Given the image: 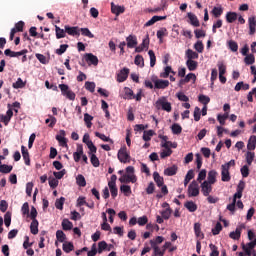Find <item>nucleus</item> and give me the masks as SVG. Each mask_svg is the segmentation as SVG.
Listing matches in <instances>:
<instances>
[{
	"label": "nucleus",
	"instance_id": "473e14b6",
	"mask_svg": "<svg viewBox=\"0 0 256 256\" xmlns=\"http://www.w3.org/2000/svg\"><path fill=\"white\" fill-rule=\"evenodd\" d=\"M198 101H199V103H202V105L204 107H207V105H209V103H211V98H209V96H207V95L200 94L198 96Z\"/></svg>",
	"mask_w": 256,
	"mask_h": 256
},
{
	"label": "nucleus",
	"instance_id": "7ed1b4c3",
	"mask_svg": "<svg viewBox=\"0 0 256 256\" xmlns=\"http://www.w3.org/2000/svg\"><path fill=\"white\" fill-rule=\"evenodd\" d=\"M59 89L61 91V94L66 97V99H69L70 101H75V92L69 89V85L67 84H59Z\"/></svg>",
	"mask_w": 256,
	"mask_h": 256
},
{
	"label": "nucleus",
	"instance_id": "c756f323",
	"mask_svg": "<svg viewBox=\"0 0 256 256\" xmlns=\"http://www.w3.org/2000/svg\"><path fill=\"white\" fill-rule=\"evenodd\" d=\"M30 233L32 235H37L39 233V221L38 220H32L30 224Z\"/></svg>",
	"mask_w": 256,
	"mask_h": 256
},
{
	"label": "nucleus",
	"instance_id": "79ce46f5",
	"mask_svg": "<svg viewBox=\"0 0 256 256\" xmlns=\"http://www.w3.org/2000/svg\"><path fill=\"white\" fill-rule=\"evenodd\" d=\"M243 89V91H249L250 86L249 84H245V82H238L234 88L235 91H240Z\"/></svg>",
	"mask_w": 256,
	"mask_h": 256
},
{
	"label": "nucleus",
	"instance_id": "f3484780",
	"mask_svg": "<svg viewBox=\"0 0 256 256\" xmlns=\"http://www.w3.org/2000/svg\"><path fill=\"white\" fill-rule=\"evenodd\" d=\"M165 19H167V16H153L149 21L144 24V27H151L152 25H155L157 21H165Z\"/></svg>",
	"mask_w": 256,
	"mask_h": 256
},
{
	"label": "nucleus",
	"instance_id": "393cba45",
	"mask_svg": "<svg viewBox=\"0 0 256 256\" xmlns=\"http://www.w3.org/2000/svg\"><path fill=\"white\" fill-rule=\"evenodd\" d=\"M178 169L177 165L168 167L164 170V175H166V177H173V175H177Z\"/></svg>",
	"mask_w": 256,
	"mask_h": 256
},
{
	"label": "nucleus",
	"instance_id": "c9c22d12",
	"mask_svg": "<svg viewBox=\"0 0 256 256\" xmlns=\"http://www.w3.org/2000/svg\"><path fill=\"white\" fill-rule=\"evenodd\" d=\"M55 31H56V39H65L66 37V31L61 29L59 26L55 25Z\"/></svg>",
	"mask_w": 256,
	"mask_h": 256
},
{
	"label": "nucleus",
	"instance_id": "bf43d9fd",
	"mask_svg": "<svg viewBox=\"0 0 256 256\" xmlns=\"http://www.w3.org/2000/svg\"><path fill=\"white\" fill-rule=\"evenodd\" d=\"M63 205H65V197H60L55 202L56 209H59L60 211H63Z\"/></svg>",
	"mask_w": 256,
	"mask_h": 256
},
{
	"label": "nucleus",
	"instance_id": "37998d69",
	"mask_svg": "<svg viewBox=\"0 0 256 256\" xmlns=\"http://www.w3.org/2000/svg\"><path fill=\"white\" fill-rule=\"evenodd\" d=\"M62 228L64 231H71L73 229V222L69 221V219H64L62 221Z\"/></svg>",
	"mask_w": 256,
	"mask_h": 256
},
{
	"label": "nucleus",
	"instance_id": "9d476101",
	"mask_svg": "<svg viewBox=\"0 0 256 256\" xmlns=\"http://www.w3.org/2000/svg\"><path fill=\"white\" fill-rule=\"evenodd\" d=\"M211 191H213V186L207 181H204L201 184V192L203 193L204 197H209Z\"/></svg>",
	"mask_w": 256,
	"mask_h": 256
},
{
	"label": "nucleus",
	"instance_id": "774afa93",
	"mask_svg": "<svg viewBox=\"0 0 256 256\" xmlns=\"http://www.w3.org/2000/svg\"><path fill=\"white\" fill-rule=\"evenodd\" d=\"M209 248L211 250L210 256H219V248L216 245L210 244Z\"/></svg>",
	"mask_w": 256,
	"mask_h": 256
},
{
	"label": "nucleus",
	"instance_id": "1a4fd4ad",
	"mask_svg": "<svg viewBox=\"0 0 256 256\" xmlns=\"http://www.w3.org/2000/svg\"><path fill=\"white\" fill-rule=\"evenodd\" d=\"M111 13L119 17L122 13H125V6L116 5L114 2H111Z\"/></svg>",
	"mask_w": 256,
	"mask_h": 256
},
{
	"label": "nucleus",
	"instance_id": "4be33fe9",
	"mask_svg": "<svg viewBox=\"0 0 256 256\" xmlns=\"http://www.w3.org/2000/svg\"><path fill=\"white\" fill-rule=\"evenodd\" d=\"M221 180L225 183H228V181H231V174L229 173V169L221 166Z\"/></svg>",
	"mask_w": 256,
	"mask_h": 256
},
{
	"label": "nucleus",
	"instance_id": "8fccbe9b",
	"mask_svg": "<svg viewBox=\"0 0 256 256\" xmlns=\"http://www.w3.org/2000/svg\"><path fill=\"white\" fill-rule=\"evenodd\" d=\"M172 129V133L173 135H181L183 128L181 127V125L175 123L171 126Z\"/></svg>",
	"mask_w": 256,
	"mask_h": 256
},
{
	"label": "nucleus",
	"instance_id": "09e8293b",
	"mask_svg": "<svg viewBox=\"0 0 256 256\" xmlns=\"http://www.w3.org/2000/svg\"><path fill=\"white\" fill-rule=\"evenodd\" d=\"M62 249L65 253H71L75 249V246L71 242H65Z\"/></svg>",
	"mask_w": 256,
	"mask_h": 256
},
{
	"label": "nucleus",
	"instance_id": "f257e3e1",
	"mask_svg": "<svg viewBox=\"0 0 256 256\" xmlns=\"http://www.w3.org/2000/svg\"><path fill=\"white\" fill-rule=\"evenodd\" d=\"M156 109H162V111H166L167 113H171L172 107L171 102L167 101L165 96L159 98L155 103Z\"/></svg>",
	"mask_w": 256,
	"mask_h": 256
},
{
	"label": "nucleus",
	"instance_id": "680f3d73",
	"mask_svg": "<svg viewBox=\"0 0 256 256\" xmlns=\"http://www.w3.org/2000/svg\"><path fill=\"white\" fill-rule=\"evenodd\" d=\"M12 87L14 89H23V87H25V82H23V79L18 78L17 81L12 84Z\"/></svg>",
	"mask_w": 256,
	"mask_h": 256
},
{
	"label": "nucleus",
	"instance_id": "72a5a7b5",
	"mask_svg": "<svg viewBox=\"0 0 256 256\" xmlns=\"http://www.w3.org/2000/svg\"><path fill=\"white\" fill-rule=\"evenodd\" d=\"M186 66L188 67L189 71H197V67H199V63L195 60H187Z\"/></svg>",
	"mask_w": 256,
	"mask_h": 256
},
{
	"label": "nucleus",
	"instance_id": "423d86ee",
	"mask_svg": "<svg viewBox=\"0 0 256 256\" xmlns=\"http://www.w3.org/2000/svg\"><path fill=\"white\" fill-rule=\"evenodd\" d=\"M85 61L88 63V65H94V67H97V65H99V58L93 55V53H86Z\"/></svg>",
	"mask_w": 256,
	"mask_h": 256
},
{
	"label": "nucleus",
	"instance_id": "9b49d317",
	"mask_svg": "<svg viewBox=\"0 0 256 256\" xmlns=\"http://www.w3.org/2000/svg\"><path fill=\"white\" fill-rule=\"evenodd\" d=\"M155 89H167L169 87V80L156 79L153 80Z\"/></svg>",
	"mask_w": 256,
	"mask_h": 256
},
{
	"label": "nucleus",
	"instance_id": "4c0bfd02",
	"mask_svg": "<svg viewBox=\"0 0 256 256\" xmlns=\"http://www.w3.org/2000/svg\"><path fill=\"white\" fill-rule=\"evenodd\" d=\"M226 21H227V23H235V21H237V13L236 12H227Z\"/></svg>",
	"mask_w": 256,
	"mask_h": 256
},
{
	"label": "nucleus",
	"instance_id": "3c124183",
	"mask_svg": "<svg viewBox=\"0 0 256 256\" xmlns=\"http://www.w3.org/2000/svg\"><path fill=\"white\" fill-rule=\"evenodd\" d=\"M76 183L79 185V187H85L87 185V181L85 180V176L79 174L76 177Z\"/></svg>",
	"mask_w": 256,
	"mask_h": 256
},
{
	"label": "nucleus",
	"instance_id": "6ab92c4d",
	"mask_svg": "<svg viewBox=\"0 0 256 256\" xmlns=\"http://www.w3.org/2000/svg\"><path fill=\"white\" fill-rule=\"evenodd\" d=\"M150 245L152 249L154 250V256H164L165 255V250H161L159 246L155 243V240H150Z\"/></svg>",
	"mask_w": 256,
	"mask_h": 256
},
{
	"label": "nucleus",
	"instance_id": "a19ab883",
	"mask_svg": "<svg viewBox=\"0 0 256 256\" xmlns=\"http://www.w3.org/2000/svg\"><path fill=\"white\" fill-rule=\"evenodd\" d=\"M48 119L45 120L46 124H49L48 127L53 129L55 125H57V118H55L53 115H48Z\"/></svg>",
	"mask_w": 256,
	"mask_h": 256
},
{
	"label": "nucleus",
	"instance_id": "864d4df0",
	"mask_svg": "<svg viewBox=\"0 0 256 256\" xmlns=\"http://www.w3.org/2000/svg\"><path fill=\"white\" fill-rule=\"evenodd\" d=\"M134 63L139 67H145V60L143 59L142 55H136L134 59Z\"/></svg>",
	"mask_w": 256,
	"mask_h": 256
},
{
	"label": "nucleus",
	"instance_id": "4d7b16f0",
	"mask_svg": "<svg viewBox=\"0 0 256 256\" xmlns=\"http://www.w3.org/2000/svg\"><path fill=\"white\" fill-rule=\"evenodd\" d=\"M212 14L216 19H219L223 15V8L222 7H214L212 9Z\"/></svg>",
	"mask_w": 256,
	"mask_h": 256
},
{
	"label": "nucleus",
	"instance_id": "ddd939ff",
	"mask_svg": "<svg viewBox=\"0 0 256 256\" xmlns=\"http://www.w3.org/2000/svg\"><path fill=\"white\" fill-rule=\"evenodd\" d=\"M13 117V109H8L6 112V115L1 114L0 119L1 122L4 123V125H9V122L11 121V118Z\"/></svg>",
	"mask_w": 256,
	"mask_h": 256
},
{
	"label": "nucleus",
	"instance_id": "e2e57ef3",
	"mask_svg": "<svg viewBox=\"0 0 256 256\" xmlns=\"http://www.w3.org/2000/svg\"><path fill=\"white\" fill-rule=\"evenodd\" d=\"M156 35L159 41H162L163 38L167 36V28H161L160 30L157 31Z\"/></svg>",
	"mask_w": 256,
	"mask_h": 256
},
{
	"label": "nucleus",
	"instance_id": "bb28decb",
	"mask_svg": "<svg viewBox=\"0 0 256 256\" xmlns=\"http://www.w3.org/2000/svg\"><path fill=\"white\" fill-rule=\"evenodd\" d=\"M256 149V136H250L248 143H247V150L248 151H255Z\"/></svg>",
	"mask_w": 256,
	"mask_h": 256
},
{
	"label": "nucleus",
	"instance_id": "6e6552de",
	"mask_svg": "<svg viewBox=\"0 0 256 256\" xmlns=\"http://www.w3.org/2000/svg\"><path fill=\"white\" fill-rule=\"evenodd\" d=\"M128 77H129V68H123L117 74L116 80L118 81V83H124V81H127Z\"/></svg>",
	"mask_w": 256,
	"mask_h": 256
},
{
	"label": "nucleus",
	"instance_id": "a18cd8bd",
	"mask_svg": "<svg viewBox=\"0 0 256 256\" xmlns=\"http://www.w3.org/2000/svg\"><path fill=\"white\" fill-rule=\"evenodd\" d=\"M11 171H13V166H11V165L2 164L0 166V173H3L4 175L11 173Z\"/></svg>",
	"mask_w": 256,
	"mask_h": 256
},
{
	"label": "nucleus",
	"instance_id": "6e6d98bb",
	"mask_svg": "<svg viewBox=\"0 0 256 256\" xmlns=\"http://www.w3.org/2000/svg\"><path fill=\"white\" fill-rule=\"evenodd\" d=\"M95 136L98 137V139H101V141H104L105 143H113V140L107 137L105 134L95 132Z\"/></svg>",
	"mask_w": 256,
	"mask_h": 256
},
{
	"label": "nucleus",
	"instance_id": "f03ea898",
	"mask_svg": "<svg viewBox=\"0 0 256 256\" xmlns=\"http://www.w3.org/2000/svg\"><path fill=\"white\" fill-rule=\"evenodd\" d=\"M117 157L120 163H131V155L127 152V146H123L119 149Z\"/></svg>",
	"mask_w": 256,
	"mask_h": 256
},
{
	"label": "nucleus",
	"instance_id": "2f4dec72",
	"mask_svg": "<svg viewBox=\"0 0 256 256\" xmlns=\"http://www.w3.org/2000/svg\"><path fill=\"white\" fill-rule=\"evenodd\" d=\"M170 73H172V75H175V71H173V68H171V66H166L164 68V72L160 73V77L162 79H167V77H169Z\"/></svg>",
	"mask_w": 256,
	"mask_h": 256
},
{
	"label": "nucleus",
	"instance_id": "a211bd4d",
	"mask_svg": "<svg viewBox=\"0 0 256 256\" xmlns=\"http://www.w3.org/2000/svg\"><path fill=\"white\" fill-rule=\"evenodd\" d=\"M126 45L128 47V49H134V47H137V36L135 35H129L127 38H126Z\"/></svg>",
	"mask_w": 256,
	"mask_h": 256
},
{
	"label": "nucleus",
	"instance_id": "13d9d810",
	"mask_svg": "<svg viewBox=\"0 0 256 256\" xmlns=\"http://www.w3.org/2000/svg\"><path fill=\"white\" fill-rule=\"evenodd\" d=\"M124 93H125V99H133L135 97V93L129 87L124 88Z\"/></svg>",
	"mask_w": 256,
	"mask_h": 256
},
{
	"label": "nucleus",
	"instance_id": "f8f14e48",
	"mask_svg": "<svg viewBox=\"0 0 256 256\" xmlns=\"http://www.w3.org/2000/svg\"><path fill=\"white\" fill-rule=\"evenodd\" d=\"M120 183H137L136 175H127L124 174L119 178Z\"/></svg>",
	"mask_w": 256,
	"mask_h": 256
},
{
	"label": "nucleus",
	"instance_id": "c85d7f7f",
	"mask_svg": "<svg viewBox=\"0 0 256 256\" xmlns=\"http://www.w3.org/2000/svg\"><path fill=\"white\" fill-rule=\"evenodd\" d=\"M185 55L188 61H193V59H199V53L193 51L192 49L186 50Z\"/></svg>",
	"mask_w": 256,
	"mask_h": 256
},
{
	"label": "nucleus",
	"instance_id": "4468645a",
	"mask_svg": "<svg viewBox=\"0 0 256 256\" xmlns=\"http://www.w3.org/2000/svg\"><path fill=\"white\" fill-rule=\"evenodd\" d=\"M145 49H149V36L144 38L142 43L135 48V53H142Z\"/></svg>",
	"mask_w": 256,
	"mask_h": 256
},
{
	"label": "nucleus",
	"instance_id": "0e129e2a",
	"mask_svg": "<svg viewBox=\"0 0 256 256\" xmlns=\"http://www.w3.org/2000/svg\"><path fill=\"white\" fill-rule=\"evenodd\" d=\"M67 49H69V45L62 44V45H60V48L55 50V53H56V55H63V53H65V51H67Z\"/></svg>",
	"mask_w": 256,
	"mask_h": 256
},
{
	"label": "nucleus",
	"instance_id": "cd10ccee",
	"mask_svg": "<svg viewBox=\"0 0 256 256\" xmlns=\"http://www.w3.org/2000/svg\"><path fill=\"white\" fill-rule=\"evenodd\" d=\"M194 232L199 239H205V234L201 231V223L197 222L194 224Z\"/></svg>",
	"mask_w": 256,
	"mask_h": 256
},
{
	"label": "nucleus",
	"instance_id": "49530a36",
	"mask_svg": "<svg viewBox=\"0 0 256 256\" xmlns=\"http://www.w3.org/2000/svg\"><path fill=\"white\" fill-rule=\"evenodd\" d=\"M228 49H230V51H232L233 53H237V51L239 50V45L234 40H230L228 41Z\"/></svg>",
	"mask_w": 256,
	"mask_h": 256
},
{
	"label": "nucleus",
	"instance_id": "ea45409f",
	"mask_svg": "<svg viewBox=\"0 0 256 256\" xmlns=\"http://www.w3.org/2000/svg\"><path fill=\"white\" fill-rule=\"evenodd\" d=\"M56 239L60 243H65V241L67 239V235H65V232H63V230H57V232H56Z\"/></svg>",
	"mask_w": 256,
	"mask_h": 256
},
{
	"label": "nucleus",
	"instance_id": "338daca9",
	"mask_svg": "<svg viewBox=\"0 0 256 256\" xmlns=\"http://www.w3.org/2000/svg\"><path fill=\"white\" fill-rule=\"evenodd\" d=\"M90 161H91L93 167H99V165H100L99 158L97 157V155H95V153L91 154Z\"/></svg>",
	"mask_w": 256,
	"mask_h": 256
},
{
	"label": "nucleus",
	"instance_id": "c03bdc74",
	"mask_svg": "<svg viewBox=\"0 0 256 256\" xmlns=\"http://www.w3.org/2000/svg\"><path fill=\"white\" fill-rule=\"evenodd\" d=\"M155 135V131L153 130H145L142 136L143 141H151V137Z\"/></svg>",
	"mask_w": 256,
	"mask_h": 256
},
{
	"label": "nucleus",
	"instance_id": "39448f33",
	"mask_svg": "<svg viewBox=\"0 0 256 256\" xmlns=\"http://www.w3.org/2000/svg\"><path fill=\"white\" fill-rule=\"evenodd\" d=\"M199 195V183L192 181L188 186V197H198Z\"/></svg>",
	"mask_w": 256,
	"mask_h": 256
},
{
	"label": "nucleus",
	"instance_id": "603ef678",
	"mask_svg": "<svg viewBox=\"0 0 256 256\" xmlns=\"http://www.w3.org/2000/svg\"><path fill=\"white\" fill-rule=\"evenodd\" d=\"M120 191H121V193H124V195L126 197H129V195H131V193H132L131 186H129V185H121Z\"/></svg>",
	"mask_w": 256,
	"mask_h": 256
},
{
	"label": "nucleus",
	"instance_id": "7c9ffc66",
	"mask_svg": "<svg viewBox=\"0 0 256 256\" xmlns=\"http://www.w3.org/2000/svg\"><path fill=\"white\" fill-rule=\"evenodd\" d=\"M184 207L190 212V213H195L197 211V204L193 201H187L184 204Z\"/></svg>",
	"mask_w": 256,
	"mask_h": 256
},
{
	"label": "nucleus",
	"instance_id": "5fc2aeb1",
	"mask_svg": "<svg viewBox=\"0 0 256 256\" xmlns=\"http://www.w3.org/2000/svg\"><path fill=\"white\" fill-rule=\"evenodd\" d=\"M148 55L150 57V67H155V63H157V57L155 56V52L153 50H149Z\"/></svg>",
	"mask_w": 256,
	"mask_h": 256
},
{
	"label": "nucleus",
	"instance_id": "e433bc0d",
	"mask_svg": "<svg viewBox=\"0 0 256 256\" xmlns=\"http://www.w3.org/2000/svg\"><path fill=\"white\" fill-rule=\"evenodd\" d=\"M92 121H93V116H91L89 113H85L84 123L88 129H91V127L93 126V123H91Z\"/></svg>",
	"mask_w": 256,
	"mask_h": 256
},
{
	"label": "nucleus",
	"instance_id": "412c9836",
	"mask_svg": "<svg viewBox=\"0 0 256 256\" xmlns=\"http://www.w3.org/2000/svg\"><path fill=\"white\" fill-rule=\"evenodd\" d=\"M188 19L192 27H199L201 25V23L199 22V18H197V16L191 12L188 13Z\"/></svg>",
	"mask_w": 256,
	"mask_h": 256
},
{
	"label": "nucleus",
	"instance_id": "aec40b11",
	"mask_svg": "<svg viewBox=\"0 0 256 256\" xmlns=\"http://www.w3.org/2000/svg\"><path fill=\"white\" fill-rule=\"evenodd\" d=\"M248 25H249V35H253L256 33V18L255 16L248 18Z\"/></svg>",
	"mask_w": 256,
	"mask_h": 256
},
{
	"label": "nucleus",
	"instance_id": "de8ad7c7",
	"mask_svg": "<svg viewBox=\"0 0 256 256\" xmlns=\"http://www.w3.org/2000/svg\"><path fill=\"white\" fill-rule=\"evenodd\" d=\"M194 49H195V51H197V53H203V51L205 50V45H203V41L198 40L194 44Z\"/></svg>",
	"mask_w": 256,
	"mask_h": 256
},
{
	"label": "nucleus",
	"instance_id": "58836bf2",
	"mask_svg": "<svg viewBox=\"0 0 256 256\" xmlns=\"http://www.w3.org/2000/svg\"><path fill=\"white\" fill-rule=\"evenodd\" d=\"M194 177H195V172L193 170H189L184 179V187H187L191 179H193Z\"/></svg>",
	"mask_w": 256,
	"mask_h": 256
},
{
	"label": "nucleus",
	"instance_id": "0eeeda50",
	"mask_svg": "<svg viewBox=\"0 0 256 256\" xmlns=\"http://www.w3.org/2000/svg\"><path fill=\"white\" fill-rule=\"evenodd\" d=\"M64 29H65L66 33H68L72 37H79V35H81L79 27H77V26H72L71 27L69 25H65Z\"/></svg>",
	"mask_w": 256,
	"mask_h": 256
},
{
	"label": "nucleus",
	"instance_id": "5701e85b",
	"mask_svg": "<svg viewBox=\"0 0 256 256\" xmlns=\"http://www.w3.org/2000/svg\"><path fill=\"white\" fill-rule=\"evenodd\" d=\"M207 183H210V185H215L217 183V171L215 170H210L208 172V177H207Z\"/></svg>",
	"mask_w": 256,
	"mask_h": 256
},
{
	"label": "nucleus",
	"instance_id": "20e7f679",
	"mask_svg": "<svg viewBox=\"0 0 256 256\" xmlns=\"http://www.w3.org/2000/svg\"><path fill=\"white\" fill-rule=\"evenodd\" d=\"M108 187L110 189L112 199L117 197L119 190L117 189V175L113 174L108 182Z\"/></svg>",
	"mask_w": 256,
	"mask_h": 256
},
{
	"label": "nucleus",
	"instance_id": "f704fd0d",
	"mask_svg": "<svg viewBox=\"0 0 256 256\" xmlns=\"http://www.w3.org/2000/svg\"><path fill=\"white\" fill-rule=\"evenodd\" d=\"M153 177L155 183L157 184V187H163V185L165 184L163 177H161V175H159L158 172H154Z\"/></svg>",
	"mask_w": 256,
	"mask_h": 256
},
{
	"label": "nucleus",
	"instance_id": "b1692460",
	"mask_svg": "<svg viewBox=\"0 0 256 256\" xmlns=\"http://www.w3.org/2000/svg\"><path fill=\"white\" fill-rule=\"evenodd\" d=\"M56 140L61 147H67V138H65V130H60V135H56Z\"/></svg>",
	"mask_w": 256,
	"mask_h": 256
},
{
	"label": "nucleus",
	"instance_id": "dca6fc26",
	"mask_svg": "<svg viewBox=\"0 0 256 256\" xmlns=\"http://www.w3.org/2000/svg\"><path fill=\"white\" fill-rule=\"evenodd\" d=\"M21 151H22V157L24 159V163H25V165H27L29 167V165H31V158L29 156V150H27V147L22 145Z\"/></svg>",
	"mask_w": 256,
	"mask_h": 256
},
{
	"label": "nucleus",
	"instance_id": "a878e982",
	"mask_svg": "<svg viewBox=\"0 0 256 256\" xmlns=\"http://www.w3.org/2000/svg\"><path fill=\"white\" fill-rule=\"evenodd\" d=\"M245 158L247 165L251 167V165H253V161H255V152L248 150L245 154Z\"/></svg>",
	"mask_w": 256,
	"mask_h": 256
},
{
	"label": "nucleus",
	"instance_id": "2eb2a0df",
	"mask_svg": "<svg viewBox=\"0 0 256 256\" xmlns=\"http://www.w3.org/2000/svg\"><path fill=\"white\" fill-rule=\"evenodd\" d=\"M243 231V226H239L235 231L230 232L229 237L234 241H239L241 239V232Z\"/></svg>",
	"mask_w": 256,
	"mask_h": 256
},
{
	"label": "nucleus",
	"instance_id": "69168bd1",
	"mask_svg": "<svg viewBox=\"0 0 256 256\" xmlns=\"http://www.w3.org/2000/svg\"><path fill=\"white\" fill-rule=\"evenodd\" d=\"M218 70H219V75H224L227 73V66L221 61L218 62L217 64Z\"/></svg>",
	"mask_w": 256,
	"mask_h": 256
},
{
	"label": "nucleus",
	"instance_id": "052dcab7",
	"mask_svg": "<svg viewBox=\"0 0 256 256\" xmlns=\"http://www.w3.org/2000/svg\"><path fill=\"white\" fill-rule=\"evenodd\" d=\"M244 63L246 65H253V63H255V55L253 54L246 55V57L244 58Z\"/></svg>",
	"mask_w": 256,
	"mask_h": 256
}]
</instances>
